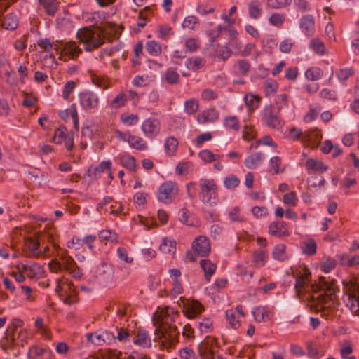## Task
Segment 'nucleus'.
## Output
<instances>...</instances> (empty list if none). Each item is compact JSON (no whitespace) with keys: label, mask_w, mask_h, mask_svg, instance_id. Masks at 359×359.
Wrapping results in <instances>:
<instances>
[{"label":"nucleus","mask_w":359,"mask_h":359,"mask_svg":"<svg viewBox=\"0 0 359 359\" xmlns=\"http://www.w3.org/2000/svg\"><path fill=\"white\" fill-rule=\"evenodd\" d=\"M48 351L46 348L39 347L37 346H33L29 348L28 355L29 358H35L38 356L42 355Z\"/></svg>","instance_id":"13d9d810"},{"label":"nucleus","mask_w":359,"mask_h":359,"mask_svg":"<svg viewBox=\"0 0 359 359\" xmlns=\"http://www.w3.org/2000/svg\"><path fill=\"white\" fill-rule=\"evenodd\" d=\"M43 271L41 266L37 263H33L29 266L28 271L26 273L27 276L33 278L41 274Z\"/></svg>","instance_id":"603ef678"},{"label":"nucleus","mask_w":359,"mask_h":359,"mask_svg":"<svg viewBox=\"0 0 359 359\" xmlns=\"http://www.w3.org/2000/svg\"><path fill=\"white\" fill-rule=\"evenodd\" d=\"M205 64V59L199 56H195L188 58L186 61L185 65L188 69L193 72H197L203 67Z\"/></svg>","instance_id":"6ab92c4d"},{"label":"nucleus","mask_w":359,"mask_h":359,"mask_svg":"<svg viewBox=\"0 0 359 359\" xmlns=\"http://www.w3.org/2000/svg\"><path fill=\"white\" fill-rule=\"evenodd\" d=\"M224 126L234 132H238L240 130V122L235 116H226L224 120Z\"/></svg>","instance_id":"2f4dec72"},{"label":"nucleus","mask_w":359,"mask_h":359,"mask_svg":"<svg viewBox=\"0 0 359 359\" xmlns=\"http://www.w3.org/2000/svg\"><path fill=\"white\" fill-rule=\"evenodd\" d=\"M178 316V311L170 307L157 311L154 315L153 323L156 327L154 341H158L161 348L169 351L178 342L180 330L172 324Z\"/></svg>","instance_id":"f257e3e1"},{"label":"nucleus","mask_w":359,"mask_h":359,"mask_svg":"<svg viewBox=\"0 0 359 359\" xmlns=\"http://www.w3.org/2000/svg\"><path fill=\"white\" fill-rule=\"evenodd\" d=\"M179 145L178 140L173 136L168 137L165 142V152L170 156H174Z\"/></svg>","instance_id":"b1692460"},{"label":"nucleus","mask_w":359,"mask_h":359,"mask_svg":"<svg viewBox=\"0 0 359 359\" xmlns=\"http://www.w3.org/2000/svg\"><path fill=\"white\" fill-rule=\"evenodd\" d=\"M18 25V20L13 13L6 15L2 20H0V26L7 30H15Z\"/></svg>","instance_id":"a211bd4d"},{"label":"nucleus","mask_w":359,"mask_h":359,"mask_svg":"<svg viewBox=\"0 0 359 359\" xmlns=\"http://www.w3.org/2000/svg\"><path fill=\"white\" fill-rule=\"evenodd\" d=\"M146 50L151 55L157 56L161 53V45L155 41H150L147 42L145 45Z\"/></svg>","instance_id":"ea45409f"},{"label":"nucleus","mask_w":359,"mask_h":359,"mask_svg":"<svg viewBox=\"0 0 359 359\" xmlns=\"http://www.w3.org/2000/svg\"><path fill=\"white\" fill-rule=\"evenodd\" d=\"M264 158V156L261 152L254 153L250 156H248L244 161L245 165L248 169H255L257 168L262 163L263 159Z\"/></svg>","instance_id":"f3484780"},{"label":"nucleus","mask_w":359,"mask_h":359,"mask_svg":"<svg viewBox=\"0 0 359 359\" xmlns=\"http://www.w3.org/2000/svg\"><path fill=\"white\" fill-rule=\"evenodd\" d=\"M64 50L72 58L77 57L81 52V49L76 45L75 42H69L67 43L64 47Z\"/></svg>","instance_id":"a18cd8bd"},{"label":"nucleus","mask_w":359,"mask_h":359,"mask_svg":"<svg viewBox=\"0 0 359 359\" xmlns=\"http://www.w3.org/2000/svg\"><path fill=\"white\" fill-rule=\"evenodd\" d=\"M289 135L293 140H297L302 137V141L304 144L311 142L314 139L313 133L309 131L303 133L301 129L297 128L291 129Z\"/></svg>","instance_id":"dca6fc26"},{"label":"nucleus","mask_w":359,"mask_h":359,"mask_svg":"<svg viewBox=\"0 0 359 359\" xmlns=\"http://www.w3.org/2000/svg\"><path fill=\"white\" fill-rule=\"evenodd\" d=\"M249 16L252 19L257 20L262 14V8L258 0H252L248 4Z\"/></svg>","instance_id":"aec40b11"},{"label":"nucleus","mask_w":359,"mask_h":359,"mask_svg":"<svg viewBox=\"0 0 359 359\" xmlns=\"http://www.w3.org/2000/svg\"><path fill=\"white\" fill-rule=\"evenodd\" d=\"M38 46L47 52H50L52 49L57 50L56 46H54L48 39H40L38 42Z\"/></svg>","instance_id":"0e129e2a"},{"label":"nucleus","mask_w":359,"mask_h":359,"mask_svg":"<svg viewBox=\"0 0 359 359\" xmlns=\"http://www.w3.org/2000/svg\"><path fill=\"white\" fill-rule=\"evenodd\" d=\"M128 144L137 150L144 151L147 149V143L139 136L131 135Z\"/></svg>","instance_id":"473e14b6"},{"label":"nucleus","mask_w":359,"mask_h":359,"mask_svg":"<svg viewBox=\"0 0 359 359\" xmlns=\"http://www.w3.org/2000/svg\"><path fill=\"white\" fill-rule=\"evenodd\" d=\"M285 245L283 243L277 244L272 252V256L274 259L284 261L287 259L285 251Z\"/></svg>","instance_id":"c756f323"},{"label":"nucleus","mask_w":359,"mask_h":359,"mask_svg":"<svg viewBox=\"0 0 359 359\" xmlns=\"http://www.w3.org/2000/svg\"><path fill=\"white\" fill-rule=\"evenodd\" d=\"M116 329L117 330L116 339L120 342H126V340H128L130 335L128 330L125 329L123 326L119 327L118 325L116 326Z\"/></svg>","instance_id":"bf43d9fd"},{"label":"nucleus","mask_w":359,"mask_h":359,"mask_svg":"<svg viewBox=\"0 0 359 359\" xmlns=\"http://www.w3.org/2000/svg\"><path fill=\"white\" fill-rule=\"evenodd\" d=\"M117 256L121 261H123L126 263L130 264L133 262V258L128 256L127 250L123 247L118 248Z\"/></svg>","instance_id":"4d7b16f0"},{"label":"nucleus","mask_w":359,"mask_h":359,"mask_svg":"<svg viewBox=\"0 0 359 359\" xmlns=\"http://www.w3.org/2000/svg\"><path fill=\"white\" fill-rule=\"evenodd\" d=\"M181 359H196L194 351L189 348H184L180 351Z\"/></svg>","instance_id":"774afa93"},{"label":"nucleus","mask_w":359,"mask_h":359,"mask_svg":"<svg viewBox=\"0 0 359 359\" xmlns=\"http://www.w3.org/2000/svg\"><path fill=\"white\" fill-rule=\"evenodd\" d=\"M185 47L189 52H195L199 48V43L195 38H189L185 41Z\"/></svg>","instance_id":"680f3d73"},{"label":"nucleus","mask_w":359,"mask_h":359,"mask_svg":"<svg viewBox=\"0 0 359 359\" xmlns=\"http://www.w3.org/2000/svg\"><path fill=\"white\" fill-rule=\"evenodd\" d=\"M196 325L201 332L209 333L212 330V321L210 318H204L196 322Z\"/></svg>","instance_id":"49530a36"},{"label":"nucleus","mask_w":359,"mask_h":359,"mask_svg":"<svg viewBox=\"0 0 359 359\" xmlns=\"http://www.w3.org/2000/svg\"><path fill=\"white\" fill-rule=\"evenodd\" d=\"M203 311V306L196 300H187L184 304V312L189 318L196 317Z\"/></svg>","instance_id":"1a4fd4ad"},{"label":"nucleus","mask_w":359,"mask_h":359,"mask_svg":"<svg viewBox=\"0 0 359 359\" xmlns=\"http://www.w3.org/2000/svg\"><path fill=\"white\" fill-rule=\"evenodd\" d=\"M88 344H93L95 346H100L104 341L101 334L97 333H89L86 335Z\"/></svg>","instance_id":"8fccbe9b"},{"label":"nucleus","mask_w":359,"mask_h":359,"mask_svg":"<svg viewBox=\"0 0 359 359\" xmlns=\"http://www.w3.org/2000/svg\"><path fill=\"white\" fill-rule=\"evenodd\" d=\"M260 116L262 123L272 129L279 130L283 125L280 115V108L276 109L271 104L264 107Z\"/></svg>","instance_id":"39448f33"},{"label":"nucleus","mask_w":359,"mask_h":359,"mask_svg":"<svg viewBox=\"0 0 359 359\" xmlns=\"http://www.w3.org/2000/svg\"><path fill=\"white\" fill-rule=\"evenodd\" d=\"M121 122L127 126H133L139 121V116L137 114H122L120 116Z\"/></svg>","instance_id":"09e8293b"},{"label":"nucleus","mask_w":359,"mask_h":359,"mask_svg":"<svg viewBox=\"0 0 359 359\" xmlns=\"http://www.w3.org/2000/svg\"><path fill=\"white\" fill-rule=\"evenodd\" d=\"M217 97V93L211 88H205L201 93V99L204 100H212Z\"/></svg>","instance_id":"e2e57ef3"},{"label":"nucleus","mask_w":359,"mask_h":359,"mask_svg":"<svg viewBox=\"0 0 359 359\" xmlns=\"http://www.w3.org/2000/svg\"><path fill=\"white\" fill-rule=\"evenodd\" d=\"M268 258L267 252L264 250H259L255 252L253 260L255 264L259 266H263Z\"/></svg>","instance_id":"e433bc0d"},{"label":"nucleus","mask_w":359,"mask_h":359,"mask_svg":"<svg viewBox=\"0 0 359 359\" xmlns=\"http://www.w3.org/2000/svg\"><path fill=\"white\" fill-rule=\"evenodd\" d=\"M80 103L86 109H92L97 106L98 99L91 92L81 93L79 95Z\"/></svg>","instance_id":"2eb2a0df"},{"label":"nucleus","mask_w":359,"mask_h":359,"mask_svg":"<svg viewBox=\"0 0 359 359\" xmlns=\"http://www.w3.org/2000/svg\"><path fill=\"white\" fill-rule=\"evenodd\" d=\"M67 128L65 126L59 127L55 132L53 140L55 143L60 144L66 138Z\"/></svg>","instance_id":"6e6d98bb"},{"label":"nucleus","mask_w":359,"mask_h":359,"mask_svg":"<svg viewBox=\"0 0 359 359\" xmlns=\"http://www.w3.org/2000/svg\"><path fill=\"white\" fill-rule=\"evenodd\" d=\"M264 87L266 95L269 97L276 93L278 88V84L276 81L268 79L264 81Z\"/></svg>","instance_id":"f704fd0d"},{"label":"nucleus","mask_w":359,"mask_h":359,"mask_svg":"<svg viewBox=\"0 0 359 359\" xmlns=\"http://www.w3.org/2000/svg\"><path fill=\"white\" fill-rule=\"evenodd\" d=\"M192 249L194 254L188 251L186 253V257L189 261L194 262L196 260L195 255L206 257L210 254L211 250L210 243L207 237L199 236L194 241Z\"/></svg>","instance_id":"423d86ee"},{"label":"nucleus","mask_w":359,"mask_h":359,"mask_svg":"<svg viewBox=\"0 0 359 359\" xmlns=\"http://www.w3.org/2000/svg\"><path fill=\"white\" fill-rule=\"evenodd\" d=\"M159 250L165 254H174L176 251L175 241L165 238L160 245Z\"/></svg>","instance_id":"a878e982"},{"label":"nucleus","mask_w":359,"mask_h":359,"mask_svg":"<svg viewBox=\"0 0 359 359\" xmlns=\"http://www.w3.org/2000/svg\"><path fill=\"white\" fill-rule=\"evenodd\" d=\"M336 266V261L331 258H327L320 264V269L324 273L330 272Z\"/></svg>","instance_id":"5fc2aeb1"},{"label":"nucleus","mask_w":359,"mask_h":359,"mask_svg":"<svg viewBox=\"0 0 359 359\" xmlns=\"http://www.w3.org/2000/svg\"><path fill=\"white\" fill-rule=\"evenodd\" d=\"M281 163V158L279 156H274L270 160V170L273 171V174L279 172V166Z\"/></svg>","instance_id":"338daca9"},{"label":"nucleus","mask_w":359,"mask_h":359,"mask_svg":"<svg viewBox=\"0 0 359 359\" xmlns=\"http://www.w3.org/2000/svg\"><path fill=\"white\" fill-rule=\"evenodd\" d=\"M198 156L205 163H212L221 158V156L214 154L208 149H204L198 153Z\"/></svg>","instance_id":"4c0bfd02"},{"label":"nucleus","mask_w":359,"mask_h":359,"mask_svg":"<svg viewBox=\"0 0 359 359\" xmlns=\"http://www.w3.org/2000/svg\"><path fill=\"white\" fill-rule=\"evenodd\" d=\"M200 200L209 205L217 203V186L213 180L201 179L199 183Z\"/></svg>","instance_id":"20e7f679"},{"label":"nucleus","mask_w":359,"mask_h":359,"mask_svg":"<svg viewBox=\"0 0 359 359\" xmlns=\"http://www.w3.org/2000/svg\"><path fill=\"white\" fill-rule=\"evenodd\" d=\"M246 107L250 111L256 109L259 104L260 99L259 97L252 94L246 95L244 97Z\"/></svg>","instance_id":"c9c22d12"},{"label":"nucleus","mask_w":359,"mask_h":359,"mask_svg":"<svg viewBox=\"0 0 359 359\" xmlns=\"http://www.w3.org/2000/svg\"><path fill=\"white\" fill-rule=\"evenodd\" d=\"M133 342L142 348H149L151 345V339L148 332L142 328L137 330Z\"/></svg>","instance_id":"9d476101"},{"label":"nucleus","mask_w":359,"mask_h":359,"mask_svg":"<svg viewBox=\"0 0 359 359\" xmlns=\"http://www.w3.org/2000/svg\"><path fill=\"white\" fill-rule=\"evenodd\" d=\"M306 167L308 170L319 171L320 172H323L327 170V165H325L323 162L318 161L313 158L307 159L306 162Z\"/></svg>","instance_id":"c85d7f7f"},{"label":"nucleus","mask_w":359,"mask_h":359,"mask_svg":"<svg viewBox=\"0 0 359 359\" xmlns=\"http://www.w3.org/2000/svg\"><path fill=\"white\" fill-rule=\"evenodd\" d=\"M178 187L176 183L171 181L164 182L158 189V198L165 203H170L177 196Z\"/></svg>","instance_id":"0eeeda50"},{"label":"nucleus","mask_w":359,"mask_h":359,"mask_svg":"<svg viewBox=\"0 0 359 359\" xmlns=\"http://www.w3.org/2000/svg\"><path fill=\"white\" fill-rule=\"evenodd\" d=\"M300 29L307 36H311L315 31V20L311 15H306L300 20Z\"/></svg>","instance_id":"4468645a"},{"label":"nucleus","mask_w":359,"mask_h":359,"mask_svg":"<svg viewBox=\"0 0 359 359\" xmlns=\"http://www.w3.org/2000/svg\"><path fill=\"white\" fill-rule=\"evenodd\" d=\"M336 283V280L333 279L320 277L319 278V283L316 286L318 290L323 291L325 295L330 297L332 304V305L323 306L320 310H317V312H320L321 316L325 318H329L335 311H337L338 304H337L333 299V296L339 292V289Z\"/></svg>","instance_id":"7ed1b4c3"},{"label":"nucleus","mask_w":359,"mask_h":359,"mask_svg":"<svg viewBox=\"0 0 359 359\" xmlns=\"http://www.w3.org/2000/svg\"><path fill=\"white\" fill-rule=\"evenodd\" d=\"M112 32V23L104 21L100 27H85L79 29L76 33L79 41L83 43L87 51H92L97 48L103 43V39H107L111 41Z\"/></svg>","instance_id":"f03ea898"},{"label":"nucleus","mask_w":359,"mask_h":359,"mask_svg":"<svg viewBox=\"0 0 359 359\" xmlns=\"http://www.w3.org/2000/svg\"><path fill=\"white\" fill-rule=\"evenodd\" d=\"M250 67L251 65L247 60H238L233 65L234 71L241 76L247 75Z\"/></svg>","instance_id":"393cba45"},{"label":"nucleus","mask_w":359,"mask_h":359,"mask_svg":"<svg viewBox=\"0 0 359 359\" xmlns=\"http://www.w3.org/2000/svg\"><path fill=\"white\" fill-rule=\"evenodd\" d=\"M39 1L48 15L51 16L55 15L58 10L56 0H39Z\"/></svg>","instance_id":"bb28decb"},{"label":"nucleus","mask_w":359,"mask_h":359,"mask_svg":"<svg viewBox=\"0 0 359 359\" xmlns=\"http://www.w3.org/2000/svg\"><path fill=\"white\" fill-rule=\"evenodd\" d=\"M164 79L169 84H177L180 81V74L172 68H168L164 74Z\"/></svg>","instance_id":"72a5a7b5"},{"label":"nucleus","mask_w":359,"mask_h":359,"mask_svg":"<svg viewBox=\"0 0 359 359\" xmlns=\"http://www.w3.org/2000/svg\"><path fill=\"white\" fill-rule=\"evenodd\" d=\"M91 80L95 85L102 89H107L111 85L110 78L104 74H92Z\"/></svg>","instance_id":"4be33fe9"},{"label":"nucleus","mask_w":359,"mask_h":359,"mask_svg":"<svg viewBox=\"0 0 359 359\" xmlns=\"http://www.w3.org/2000/svg\"><path fill=\"white\" fill-rule=\"evenodd\" d=\"M269 22L274 26H280L285 21V15L280 13H273L269 18Z\"/></svg>","instance_id":"052dcab7"},{"label":"nucleus","mask_w":359,"mask_h":359,"mask_svg":"<svg viewBox=\"0 0 359 359\" xmlns=\"http://www.w3.org/2000/svg\"><path fill=\"white\" fill-rule=\"evenodd\" d=\"M311 272L306 267L301 269V271L296 277V283L294 285L298 293H300L301 290L309 284L311 281Z\"/></svg>","instance_id":"9b49d317"},{"label":"nucleus","mask_w":359,"mask_h":359,"mask_svg":"<svg viewBox=\"0 0 359 359\" xmlns=\"http://www.w3.org/2000/svg\"><path fill=\"white\" fill-rule=\"evenodd\" d=\"M292 0H267L266 6L272 9H281L290 6Z\"/></svg>","instance_id":"58836bf2"},{"label":"nucleus","mask_w":359,"mask_h":359,"mask_svg":"<svg viewBox=\"0 0 359 359\" xmlns=\"http://www.w3.org/2000/svg\"><path fill=\"white\" fill-rule=\"evenodd\" d=\"M226 318L231 327L237 329L240 326V321L236 319L235 312L233 310L226 311Z\"/></svg>","instance_id":"864d4df0"},{"label":"nucleus","mask_w":359,"mask_h":359,"mask_svg":"<svg viewBox=\"0 0 359 359\" xmlns=\"http://www.w3.org/2000/svg\"><path fill=\"white\" fill-rule=\"evenodd\" d=\"M252 313L254 316L255 319L258 322L264 321L265 318L269 317V313L264 307H255L252 309Z\"/></svg>","instance_id":"79ce46f5"},{"label":"nucleus","mask_w":359,"mask_h":359,"mask_svg":"<svg viewBox=\"0 0 359 359\" xmlns=\"http://www.w3.org/2000/svg\"><path fill=\"white\" fill-rule=\"evenodd\" d=\"M184 109L188 114H194L198 110V102L194 99H189L184 102Z\"/></svg>","instance_id":"c03bdc74"},{"label":"nucleus","mask_w":359,"mask_h":359,"mask_svg":"<svg viewBox=\"0 0 359 359\" xmlns=\"http://www.w3.org/2000/svg\"><path fill=\"white\" fill-rule=\"evenodd\" d=\"M105 171L108 172L109 178L112 180V172L111 170L110 161L101 162L100 165L96 167L90 166L88 169V175L90 177L93 175L97 177V176L100 175L101 173Z\"/></svg>","instance_id":"f8f14e48"},{"label":"nucleus","mask_w":359,"mask_h":359,"mask_svg":"<svg viewBox=\"0 0 359 359\" xmlns=\"http://www.w3.org/2000/svg\"><path fill=\"white\" fill-rule=\"evenodd\" d=\"M26 245H27L28 248L32 251V253L29 255H27V257H39L42 255L41 252L37 251L39 246L40 243L39 241V238H33V237H28L25 238Z\"/></svg>","instance_id":"412c9836"},{"label":"nucleus","mask_w":359,"mask_h":359,"mask_svg":"<svg viewBox=\"0 0 359 359\" xmlns=\"http://www.w3.org/2000/svg\"><path fill=\"white\" fill-rule=\"evenodd\" d=\"M60 259L62 261V264L58 263V266L60 268H63L66 271L71 269L72 267H74L76 264L74 260L72 258V257L69 256L66 253H63L60 256Z\"/></svg>","instance_id":"a19ab883"},{"label":"nucleus","mask_w":359,"mask_h":359,"mask_svg":"<svg viewBox=\"0 0 359 359\" xmlns=\"http://www.w3.org/2000/svg\"><path fill=\"white\" fill-rule=\"evenodd\" d=\"M316 243L313 239H309L302 243L301 248L302 252L309 256L316 252Z\"/></svg>","instance_id":"cd10ccee"},{"label":"nucleus","mask_w":359,"mask_h":359,"mask_svg":"<svg viewBox=\"0 0 359 359\" xmlns=\"http://www.w3.org/2000/svg\"><path fill=\"white\" fill-rule=\"evenodd\" d=\"M231 53L232 51L226 43V45L219 51L217 57L222 61H225L231 56Z\"/></svg>","instance_id":"69168bd1"},{"label":"nucleus","mask_w":359,"mask_h":359,"mask_svg":"<svg viewBox=\"0 0 359 359\" xmlns=\"http://www.w3.org/2000/svg\"><path fill=\"white\" fill-rule=\"evenodd\" d=\"M310 47L313 51L319 55H324L325 53V47L324 43L318 39H313L310 43Z\"/></svg>","instance_id":"de8ad7c7"},{"label":"nucleus","mask_w":359,"mask_h":359,"mask_svg":"<svg viewBox=\"0 0 359 359\" xmlns=\"http://www.w3.org/2000/svg\"><path fill=\"white\" fill-rule=\"evenodd\" d=\"M323 76L322 70L317 67H313L308 69L305 72V76L309 80L316 81L320 79Z\"/></svg>","instance_id":"37998d69"},{"label":"nucleus","mask_w":359,"mask_h":359,"mask_svg":"<svg viewBox=\"0 0 359 359\" xmlns=\"http://www.w3.org/2000/svg\"><path fill=\"white\" fill-rule=\"evenodd\" d=\"M269 233V234L278 238L290 235V233L286 228L285 223L280 221L273 222L270 224Z\"/></svg>","instance_id":"ddd939ff"},{"label":"nucleus","mask_w":359,"mask_h":359,"mask_svg":"<svg viewBox=\"0 0 359 359\" xmlns=\"http://www.w3.org/2000/svg\"><path fill=\"white\" fill-rule=\"evenodd\" d=\"M142 130L144 135L150 139L156 137L161 130V123L156 118H148L144 121L142 125Z\"/></svg>","instance_id":"6e6552de"},{"label":"nucleus","mask_w":359,"mask_h":359,"mask_svg":"<svg viewBox=\"0 0 359 359\" xmlns=\"http://www.w3.org/2000/svg\"><path fill=\"white\" fill-rule=\"evenodd\" d=\"M200 24V21L196 16L189 15L184 18L182 22V27L193 31L197 29Z\"/></svg>","instance_id":"7c9ffc66"},{"label":"nucleus","mask_w":359,"mask_h":359,"mask_svg":"<svg viewBox=\"0 0 359 359\" xmlns=\"http://www.w3.org/2000/svg\"><path fill=\"white\" fill-rule=\"evenodd\" d=\"M239 179L235 175L226 177L224 180V185L228 189H233L238 186Z\"/></svg>","instance_id":"3c124183"},{"label":"nucleus","mask_w":359,"mask_h":359,"mask_svg":"<svg viewBox=\"0 0 359 359\" xmlns=\"http://www.w3.org/2000/svg\"><path fill=\"white\" fill-rule=\"evenodd\" d=\"M200 265L204 271L205 279L209 281L216 271V265L209 259H201Z\"/></svg>","instance_id":"5701e85b"}]
</instances>
